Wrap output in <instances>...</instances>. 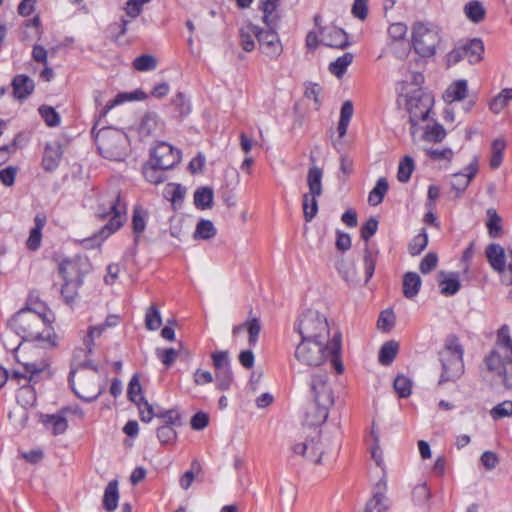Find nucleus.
Listing matches in <instances>:
<instances>
[{
    "label": "nucleus",
    "mask_w": 512,
    "mask_h": 512,
    "mask_svg": "<svg viewBox=\"0 0 512 512\" xmlns=\"http://www.w3.org/2000/svg\"><path fill=\"white\" fill-rule=\"evenodd\" d=\"M342 334L335 331L328 342L301 339L295 350L297 360L308 366H319L329 361L336 374L344 372L341 360Z\"/></svg>",
    "instance_id": "1"
},
{
    "label": "nucleus",
    "mask_w": 512,
    "mask_h": 512,
    "mask_svg": "<svg viewBox=\"0 0 512 512\" xmlns=\"http://www.w3.org/2000/svg\"><path fill=\"white\" fill-rule=\"evenodd\" d=\"M47 312L42 304L37 309L27 306L12 316L8 326L22 340H44L52 329Z\"/></svg>",
    "instance_id": "2"
},
{
    "label": "nucleus",
    "mask_w": 512,
    "mask_h": 512,
    "mask_svg": "<svg viewBox=\"0 0 512 512\" xmlns=\"http://www.w3.org/2000/svg\"><path fill=\"white\" fill-rule=\"evenodd\" d=\"M334 401L335 394L332 386H311L309 400L302 416L303 434L307 431L320 432V427L327 420L329 409Z\"/></svg>",
    "instance_id": "3"
},
{
    "label": "nucleus",
    "mask_w": 512,
    "mask_h": 512,
    "mask_svg": "<svg viewBox=\"0 0 512 512\" xmlns=\"http://www.w3.org/2000/svg\"><path fill=\"white\" fill-rule=\"evenodd\" d=\"M127 206L122 201L119 191L113 190L102 194L98 198L95 215L99 219L109 218V221L100 229L96 239L104 241L118 231L126 221Z\"/></svg>",
    "instance_id": "4"
},
{
    "label": "nucleus",
    "mask_w": 512,
    "mask_h": 512,
    "mask_svg": "<svg viewBox=\"0 0 512 512\" xmlns=\"http://www.w3.org/2000/svg\"><path fill=\"white\" fill-rule=\"evenodd\" d=\"M508 355H512L510 329L508 325H502L497 332L496 348L485 357V364L504 384H512V360L504 359Z\"/></svg>",
    "instance_id": "5"
},
{
    "label": "nucleus",
    "mask_w": 512,
    "mask_h": 512,
    "mask_svg": "<svg viewBox=\"0 0 512 512\" xmlns=\"http://www.w3.org/2000/svg\"><path fill=\"white\" fill-rule=\"evenodd\" d=\"M464 350L455 335H449L444 341L443 348L438 352L442 364L439 384L456 382L464 373Z\"/></svg>",
    "instance_id": "6"
},
{
    "label": "nucleus",
    "mask_w": 512,
    "mask_h": 512,
    "mask_svg": "<svg viewBox=\"0 0 512 512\" xmlns=\"http://www.w3.org/2000/svg\"><path fill=\"white\" fill-rule=\"evenodd\" d=\"M411 41L414 51L421 57H432L442 41L441 28L428 21L413 23Z\"/></svg>",
    "instance_id": "7"
},
{
    "label": "nucleus",
    "mask_w": 512,
    "mask_h": 512,
    "mask_svg": "<svg viewBox=\"0 0 512 512\" xmlns=\"http://www.w3.org/2000/svg\"><path fill=\"white\" fill-rule=\"evenodd\" d=\"M295 330L301 339L328 342L332 336L326 316L317 310L308 309L295 323Z\"/></svg>",
    "instance_id": "8"
},
{
    "label": "nucleus",
    "mask_w": 512,
    "mask_h": 512,
    "mask_svg": "<svg viewBox=\"0 0 512 512\" xmlns=\"http://www.w3.org/2000/svg\"><path fill=\"white\" fill-rule=\"evenodd\" d=\"M91 134L95 138L99 153L109 160L119 161L125 156V135L112 127H103L96 132V125Z\"/></svg>",
    "instance_id": "9"
},
{
    "label": "nucleus",
    "mask_w": 512,
    "mask_h": 512,
    "mask_svg": "<svg viewBox=\"0 0 512 512\" xmlns=\"http://www.w3.org/2000/svg\"><path fill=\"white\" fill-rule=\"evenodd\" d=\"M147 386H129V399L137 405L143 422H149L154 416L161 418L164 425H180V415L177 410L169 409L163 412H154L153 405L148 402L145 397Z\"/></svg>",
    "instance_id": "10"
},
{
    "label": "nucleus",
    "mask_w": 512,
    "mask_h": 512,
    "mask_svg": "<svg viewBox=\"0 0 512 512\" xmlns=\"http://www.w3.org/2000/svg\"><path fill=\"white\" fill-rule=\"evenodd\" d=\"M23 368V372L16 370L9 373L3 366H0V384H6L8 380L17 382L26 380L34 384L51 380L52 372L45 361L25 363Z\"/></svg>",
    "instance_id": "11"
},
{
    "label": "nucleus",
    "mask_w": 512,
    "mask_h": 512,
    "mask_svg": "<svg viewBox=\"0 0 512 512\" xmlns=\"http://www.w3.org/2000/svg\"><path fill=\"white\" fill-rule=\"evenodd\" d=\"M84 347L76 348L71 359V369L68 376L69 384L76 380L85 381L89 376L97 373V367L92 364L89 357L93 353L94 346L83 342Z\"/></svg>",
    "instance_id": "12"
},
{
    "label": "nucleus",
    "mask_w": 512,
    "mask_h": 512,
    "mask_svg": "<svg viewBox=\"0 0 512 512\" xmlns=\"http://www.w3.org/2000/svg\"><path fill=\"white\" fill-rule=\"evenodd\" d=\"M483 53L484 44L482 40L474 38L452 49L446 55V63L448 66H453L466 59L469 63L474 64L482 59Z\"/></svg>",
    "instance_id": "13"
},
{
    "label": "nucleus",
    "mask_w": 512,
    "mask_h": 512,
    "mask_svg": "<svg viewBox=\"0 0 512 512\" xmlns=\"http://www.w3.org/2000/svg\"><path fill=\"white\" fill-rule=\"evenodd\" d=\"M409 121L412 126L427 119L432 107V98L421 89L414 90L406 100Z\"/></svg>",
    "instance_id": "14"
},
{
    "label": "nucleus",
    "mask_w": 512,
    "mask_h": 512,
    "mask_svg": "<svg viewBox=\"0 0 512 512\" xmlns=\"http://www.w3.org/2000/svg\"><path fill=\"white\" fill-rule=\"evenodd\" d=\"M294 454L318 464L321 461L323 450L320 444V432H310L292 446Z\"/></svg>",
    "instance_id": "15"
},
{
    "label": "nucleus",
    "mask_w": 512,
    "mask_h": 512,
    "mask_svg": "<svg viewBox=\"0 0 512 512\" xmlns=\"http://www.w3.org/2000/svg\"><path fill=\"white\" fill-rule=\"evenodd\" d=\"M91 269L90 262L87 257L76 255L72 258L64 259L59 264V273L64 280L76 281L78 284L83 283L84 276Z\"/></svg>",
    "instance_id": "16"
},
{
    "label": "nucleus",
    "mask_w": 512,
    "mask_h": 512,
    "mask_svg": "<svg viewBox=\"0 0 512 512\" xmlns=\"http://www.w3.org/2000/svg\"><path fill=\"white\" fill-rule=\"evenodd\" d=\"M150 160L160 169L174 168L181 160V151L167 142H159L151 151Z\"/></svg>",
    "instance_id": "17"
},
{
    "label": "nucleus",
    "mask_w": 512,
    "mask_h": 512,
    "mask_svg": "<svg viewBox=\"0 0 512 512\" xmlns=\"http://www.w3.org/2000/svg\"><path fill=\"white\" fill-rule=\"evenodd\" d=\"M268 29L258 30V43L261 51L270 58H277L282 53V45L278 34L277 27H267Z\"/></svg>",
    "instance_id": "18"
},
{
    "label": "nucleus",
    "mask_w": 512,
    "mask_h": 512,
    "mask_svg": "<svg viewBox=\"0 0 512 512\" xmlns=\"http://www.w3.org/2000/svg\"><path fill=\"white\" fill-rule=\"evenodd\" d=\"M68 413L78 414L79 417L83 413L78 408L64 407L57 414H48L43 417L44 425L51 430L52 434L57 436L63 434L68 427L66 415Z\"/></svg>",
    "instance_id": "19"
},
{
    "label": "nucleus",
    "mask_w": 512,
    "mask_h": 512,
    "mask_svg": "<svg viewBox=\"0 0 512 512\" xmlns=\"http://www.w3.org/2000/svg\"><path fill=\"white\" fill-rule=\"evenodd\" d=\"M211 359L216 379L220 384H229L232 382L233 374L230 368L229 352L227 350L215 351L211 354Z\"/></svg>",
    "instance_id": "20"
},
{
    "label": "nucleus",
    "mask_w": 512,
    "mask_h": 512,
    "mask_svg": "<svg viewBox=\"0 0 512 512\" xmlns=\"http://www.w3.org/2000/svg\"><path fill=\"white\" fill-rule=\"evenodd\" d=\"M477 172L478 157L475 156L473 160L464 168L463 172H457L451 176V187L456 191L458 196L468 188L470 182L476 176Z\"/></svg>",
    "instance_id": "21"
},
{
    "label": "nucleus",
    "mask_w": 512,
    "mask_h": 512,
    "mask_svg": "<svg viewBox=\"0 0 512 512\" xmlns=\"http://www.w3.org/2000/svg\"><path fill=\"white\" fill-rule=\"evenodd\" d=\"M485 254L491 267L495 271L503 274V278L506 283L509 282V276L506 275L508 267H505L504 248L499 244L491 243L487 246Z\"/></svg>",
    "instance_id": "22"
},
{
    "label": "nucleus",
    "mask_w": 512,
    "mask_h": 512,
    "mask_svg": "<svg viewBox=\"0 0 512 512\" xmlns=\"http://www.w3.org/2000/svg\"><path fill=\"white\" fill-rule=\"evenodd\" d=\"M163 122L155 112H146L141 118L137 131L139 136L144 139L157 135L163 129Z\"/></svg>",
    "instance_id": "23"
},
{
    "label": "nucleus",
    "mask_w": 512,
    "mask_h": 512,
    "mask_svg": "<svg viewBox=\"0 0 512 512\" xmlns=\"http://www.w3.org/2000/svg\"><path fill=\"white\" fill-rule=\"evenodd\" d=\"M322 42L332 48L345 49L350 43L347 33L338 27L327 28L322 32Z\"/></svg>",
    "instance_id": "24"
},
{
    "label": "nucleus",
    "mask_w": 512,
    "mask_h": 512,
    "mask_svg": "<svg viewBox=\"0 0 512 512\" xmlns=\"http://www.w3.org/2000/svg\"><path fill=\"white\" fill-rule=\"evenodd\" d=\"M62 147L58 142L47 143L44 148L42 167L45 171H54L61 161Z\"/></svg>",
    "instance_id": "25"
},
{
    "label": "nucleus",
    "mask_w": 512,
    "mask_h": 512,
    "mask_svg": "<svg viewBox=\"0 0 512 512\" xmlns=\"http://www.w3.org/2000/svg\"><path fill=\"white\" fill-rule=\"evenodd\" d=\"M13 95L18 100L27 99L34 91V81L27 75L18 74L12 80Z\"/></svg>",
    "instance_id": "26"
},
{
    "label": "nucleus",
    "mask_w": 512,
    "mask_h": 512,
    "mask_svg": "<svg viewBox=\"0 0 512 512\" xmlns=\"http://www.w3.org/2000/svg\"><path fill=\"white\" fill-rule=\"evenodd\" d=\"M439 286L440 292L444 296H452L455 295L461 287L458 274L456 273H445L441 271L439 273Z\"/></svg>",
    "instance_id": "27"
},
{
    "label": "nucleus",
    "mask_w": 512,
    "mask_h": 512,
    "mask_svg": "<svg viewBox=\"0 0 512 512\" xmlns=\"http://www.w3.org/2000/svg\"><path fill=\"white\" fill-rule=\"evenodd\" d=\"M46 224V216L44 214H37L34 218V227L30 230L27 240V248L35 251L40 247L42 239V229Z\"/></svg>",
    "instance_id": "28"
},
{
    "label": "nucleus",
    "mask_w": 512,
    "mask_h": 512,
    "mask_svg": "<svg viewBox=\"0 0 512 512\" xmlns=\"http://www.w3.org/2000/svg\"><path fill=\"white\" fill-rule=\"evenodd\" d=\"M147 97L146 93L142 90H136L131 93H119L116 95V97L109 101L100 111V117H105L108 112L113 109L115 106L122 104L126 101H133V100H145Z\"/></svg>",
    "instance_id": "29"
},
{
    "label": "nucleus",
    "mask_w": 512,
    "mask_h": 512,
    "mask_svg": "<svg viewBox=\"0 0 512 512\" xmlns=\"http://www.w3.org/2000/svg\"><path fill=\"white\" fill-rule=\"evenodd\" d=\"M468 94V83L464 79H459L452 82L444 93V99L446 102L461 101L466 98Z\"/></svg>",
    "instance_id": "30"
},
{
    "label": "nucleus",
    "mask_w": 512,
    "mask_h": 512,
    "mask_svg": "<svg viewBox=\"0 0 512 512\" xmlns=\"http://www.w3.org/2000/svg\"><path fill=\"white\" fill-rule=\"evenodd\" d=\"M421 284H422L421 278L417 273H415V272L405 273L403 276V283H402L403 295L407 299H414L420 291Z\"/></svg>",
    "instance_id": "31"
},
{
    "label": "nucleus",
    "mask_w": 512,
    "mask_h": 512,
    "mask_svg": "<svg viewBox=\"0 0 512 512\" xmlns=\"http://www.w3.org/2000/svg\"><path fill=\"white\" fill-rule=\"evenodd\" d=\"M258 30L259 27L250 22L241 27L239 31L240 44L246 52H251L255 48L254 37L258 39Z\"/></svg>",
    "instance_id": "32"
},
{
    "label": "nucleus",
    "mask_w": 512,
    "mask_h": 512,
    "mask_svg": "<svg viewBox=\"0 0 512 512\" xmlns=\"http://www.w3.org/2000/svg\"><path fill=\"white\" fill-rule=\"evenodd\" d=\"M280 0H261L260 9L263 11L262 20L267 27H277L278 15L276 13Z\"/></svg>",
    "instance_id": "33"
},
{
    "label": "nucleus",
    "mask_w": 512,
    "mask_h": 512,
    "mask_svg": "<svg viewBox=\"0 0 512 512\" xmlns=\"http://www.w3.org/2000/svg\"><path fill=\"white\" fill-rule=\"evenodd\" d=\"M322 177L323 171L321 168L317 166H311L307 173V185L309 188V193L312 195H322Z\"/></svg>",
    "instance_id": "34"
},
{
    "label": "nucleus",
    "mask_w": 512,
    "mask_h": 512,
    "mask_svg": "<svg viewBox=\"0 0 512 512\" xmlns=\"http://www.w3.org/2000/svg\"><path fill=\"white\" fill-rule=\"evenodd\" d=\"M214 192L210 187H200L194 192V205L201 210L213 206Z\"/></svg>",
    "instance_id": "35"
},
{
    "label": "nucleus",
    "mask_w": 512,
    "mask_h": 512,
    "mask_svg": "<svg viewBox=\"0 0 512 512\" xmlns=\"http://www.w3.org/2000/svg\"><path fill=\"white\" fill-rule=\"evenodd\" d=\"M118 482L117 480L110 481L104 491L103 496V506L104 508L111 512L117 508L118 505Z\"/></svg>",
    "instance_id": "36"
},
{
    "label": "nucleus",
    "mask_w": 512,
    "mask_h": 512,
    "mask_svg": "<svg viewBox=\"0 0 512 512\" xmlns=\"http://www.w3.org/2000/svg\"><path fill=\"white\" fill-rule=\"evenodd\" d=\"M378 488L379 491L375 492L373 497L367 502L365 512H386L388 510V499L384 492L380 490V484H378Z\"/></svg>",
    "instance_id": "37"
},
{
    "label": "nucleus",
    "mask_w": 512,
    "mask_h": 512,
    "mask_svg": "<svg viewBox=\"0 0 512 512\" xmlns=\"http://www.w3.org/2000/svg\"><path fill=\"white\" fill-rule=\"evenodd\" d=\"M398 349H399L398 342L393 341V340L385 342L379 350V354H378L379 363L384 366L390 365L394 361V359L398 353Z\"/></svg>",
    "instance_id": "38"
},
{
    "label": "nucleus",
    "mask_w": 512,
    "mask_h": 512,
    "mask_svg": "<svg viewBox=\"0 0 512 512\" xmlns=\"http://www.w3.org/2000/svg\"><path fill=\"white\" fill-rule=\"evenodd\" d=\"M377 258L378 251H374L370 248L369 244L366 243L363 256L365 283H367L374 275Z\"/></svg>",
    "instance_id": "39"
},
{
    "label": "nucleus",
    "mask_w": 512,
    "mask_h": 512,
    "mask_svg": "<svg viewBox=\"0 0 512 512\" xmlns=\"http://www.w3.org/2000/svg\"><path fill=\"white\" fill-rule=\"evenodd\" d=\"M353 59L354 55L352 53H344L329 64V72L337 78H341L346 73L348 66L353 62Z\"/></svg>",
    "instance_id": "40"
},
{
    "label": "nucleus",
    "mask_w": 512,
    "mask_h": 512,
    "mask_svg": "<svg viewBox=\"0 0 512 512\" xmlns=\"http://www.w3.org/2000/svg\"><path fill=\"white\" fill-rule=\"evenodd\" d=\"M464 13L466 17L473 23H480L485 18L486 10L482 2L473 0L464 6Z\"/></svg>",
    "instance_id": "41"
},
{
    "label": "nucleus",
    "mask_w": 512,
    "mask_h": 512,
    "mask_svg": "<svg viewBox=\"0 0 512 512\" xmlns=\"http://www.w3.org/2000/svg\"><path fill=\"white\" fill-rule=\"evenodd\" d=\"M389 189L386 178L381 177L377 180L375 187L369 192L368 202L372 206H377L382 203L385 195Z\"/></svg>",
    "instance_id": "42"
},
{
    "label": "nucleus",
    "mask_w": 512,
    "mask_h": 512,
    "mask_svg": "<svg viewBox=\"0 0 512 512\" xmlns=\"http://www.w3.org/2000/svg\"><path fill=\"white\" fill-rule=\"evenodd\" d=\"M353 104L351 101L347 100L342 104L341 110H340V119L337 127V131L339 134V137L342 138L347 133V128L350 123V120L353 116Z\"/></svg>",
    "instance_id": "43"
},
{
    "label": "nucleus",
    "mask_w": 512,
    "mask_h": 512,
    "mask_svg": "<svg viewBox=\"0 0 512 512\" xmlns=\"http://www.w3.org/2000/svg\"><path fill=\"white\" fill-rule=\"evenodd\" d=\"M506 148V141L503 138L495 139L491 144V158L489 165L492 169H497L503 161V152Z\"/></svg>",
    "instance_id": "44"
},
{
    "label": "nucleus",
    "mask_w": 512,
    "mask_h": 512,
    "mask_svg": "<svg viewBox=\"0 0 512 512\" xmlns=\"http://www.w3.org/2000/svg\"><path fill=\"white\" fill-rule=\"evenodd\" d=\"M165 169H160V167L156 166L155 163H152L151 160L143 166V176L144 178L152 184H160L164 182L165 175H164Z\"/></svg>",
    "instance_id": "45"
},
{
    "label": "nucleus",
    "mask_w": 512,
    "mask_h": 512,
    "mask_svg": "<svg viewBox=\"0 0 512 512\" xmlns=\"http://www.w3.org/2000/svg\"><path fill=\"white\" fill-rule=\"evenodd\" d=\"M216 235V228L210 220L201 219L194 231L193 237L196 240H208Z\"/></svg>",
    "instance_id": "46"
},
{
    "label": "nucleus",
    "mask_w": 512,
    "mask_h": 512,
    "mask_svg": "<svg viewBox=\"0 0 512 512\" xmlns=\"http://www.w3.org/2000/svg\"><path fill=\"white\" fill-rule=\"evenodd\" d=\"M415 169V163L411 156L405 155L398 165L397 179L401 183H406L411 178Z\"/></svg>",
    "instance_id": "47"
},
{
    "label": "nucleus",
    "mask_w": 512,
    "mask_h": 512,
    "mask_svg": "<svg viewBox=\"0 0 512 512\" xmlns=\"http://www.w3.org/2000/svg\"><path fill=\"white\" fill-rule=\"evenodd\" d=\"M74 394L83 401L95 400L101 393V386H71Z\"/></svg>",
    "instance_id": "48"
},
{
    "label": "nucleus",
    "mask_w": 512,
    "mask_h": 512,
    "mask_svg": "<svg viewBox=\"0 0 512 512\" xmlns=\"http://www.w3.org/2000/svg\"><path fill=\"white\" fill-rule=\"evenodd\" d=\"M317 197L319 195L304 194L303 195V214L306 222H311L318 212Z\"/></svg>",
    "instance_id": "49"
},
{
    "label": "nucleus",
    "mask_w": 512,
    "mask_h": 512,
    "mask_svg": "<svg viewBox=\"0 0 512 512\" xmlns=\"http://www.w3.org/2000/svg\"><path fill=\"white\" fill-rule=\"evenodd\" d=\"M510 100H512V88H505L491 100L489 108L493 113L498 114L507 106Z\"/></svg>",
    "instance_id": "50"
},
{
    "label": "nucleus",
    "mask_w": 512,
    "mask_h": 512,
    "mask_svg": "<svg viewBox=\"0 0 512 512\" xmlns=\"http://www.w3.org/2000/svg\"><path fill=\"white\" fill-rule=\"evenodd\" d=\"M16 399L22 407L33 406L36 402L34 386H20L16 392Z\"/></svg>",
    "instance_id": "51"
},
{
    "label": "nucleus",
    "mask_w": 512,
    "mask_h": 512,
    "mask_svg": "<svg viewBox=\"0 0 512 512\" xmlns=\"http://www.w3.org/2000/svg\"><path fill=\"white\" fill-rule=\"evenodd\" d=\"M246 330L248 332V343L250 346H256L261 331V323L257 317H249L245 321Z\"/></svg>",
    "instance_id": "52"
},
{
    "label": "nucleus",
    "mask_w": 512,
    "mask_h": 512,
    "mask_svg": "<svg viewBox=\"0 0 512 512\" xmlns=\"http://www.w3.org/2000/svg\"><path fill=\"white\" fill-rule=\"evenodd\" d=\"M428 245V235L425 229L414 236L408 245V251L412 256L419 255Z\"/></svg>",
    "instance_id": "53"
},
{
    "label": "nucleus",
    "mask_w": 512,
    "mask_h": 512,
    "mask_svg": "<svg viewBox=\"0 0 512 512\" xmlns=\"http://www.w3.org/2000/svg\"><path fill=\"white\" fill-rule=\"evenodd\" d=\"M162 318L159 309L155 305H151L145 313V326L148 330L154 331L160 328Z\"/></svg>",
    "instance_id": "54"
},
{
    "label": "nucleus",
    "mask_w": 512,
    "mask_h": 512,
    "mask_svg": "<svg viewBox=\"0 0 512 512\" xmlns=\"http://www.w3.org/2000/svg\"><path fill=\"white\" fill-rule=\"evenodd\" d=\"M38 112L48 127H56L60 124V115L53 107L41 105Z\"/></svg>",
    "instance_id": "55"
},
{
    "label": "nucleus",
    "mask_w": 512,
    "mask_h": 512,
    "mask_svg": "<svg viewBox=\"0 0 512 512\" xmlns=\"http://www.w3.org/2000/svg\"><path fill=\"white\" fill-rule=\"evenodd\" d=\"M81 285L82 284H78V282L76 281L64 280V285L62 286L61 289V295L66 304L71 305L72 303H74L75 299L78 296V288Z\"/></svg>",
    "instance_id": "56"
},
{
    "label": "nucleus",
    "mask_w": 512,
    "mask_h": 512,
    "mask_svg": "<svg viewBox=\"0 0 512 512\" xmlns=\"http://www.w3.org/2000/svg\"><path fill=\"white\" fill-rule=\"evenodd\" d=\"M146 227L144 211L141 208H134L132 216V228L135 234V242L138 241L140 235L144 232Z\"/></svg>",
    "instance_id": "57"
},
{
    "label": "nucleus",
    "mask_w": 512,
    "mask_h": 512,
    "mask_svg": "<svg viewBox=\"0 0 512 512\" xmlns=\"http://www.w3.org/2000/svg\"><path fill=\"white\" fill-rule=\"evenodd\" d=\"M156 66V59L149 54H142L133 61V68L137 71H152Z\"/></svg>",
    "instance_id": "58"
},
{
    "label": "nucleus",
    "mask_w": 512,
    "mask_h": 512,
    "mask_svg": "<svg viewBox=\"0 0 512 512\" xmlns=\"http://www.w3.org/2000/svg\"><path fill=\"white\" fill-rule=\"evenodd\" d=\"M487 214L489 219L487 221L488 233L491 237L495 238L500 235L501 232V217L497 214L496 210L488 209Z\"/></svg>",
    "instance_id": "59"
},
{
    "label": "nucleus",
    "mask_w": 512,
    "mask_h": 512,
    "mask_svg": "<svg viewBox=\"0 0 512 512\" xmlns=\"http://www.w3.org/2000/svg\"><path fill=\"white\" fill-rule=\"evenodd\" d=\"M172 105L175 108V111L178 113L180 117L187 116L190 111V103L186 99L185 95L181 92H178L174 98L172 99Z\"/></svg>",
    "instance_id": "60"
},
{
    "label": "nucleus",
    "mask_w": 512,
    "mask_h": 512,
    "mask_svg": "<svg viewBox=\"0 0 512 512\" xmlns=\"http://www.w3.org/2000/svg\"><path fill=\"white\" fill-rule=\"evenodd\" d=\"M446 136V131L441 124L427 127L424 132V139L430 142H441Z\"/></svg>",
    "instance_id": "61"
},
{
    "label": "nucleus",
    "mask_w": 512,
    "mask_h": 512,
    "mask_svg": "<svg viewBox=\"0 0 512 512\" xmlns=\"http://www.w3.org/2000/svg\"><path fill=\"white\" fill-rule=\"evenodd\" d=\"M395 323V315L392 310H384L380 313L377 320V327L381 331H390Z\"/></svg>",
    "instance_id": "62"
},
{
    "label": "nucleus",
    "mask_w": 512,
    "mask_h": 512,
    "mask_svg": "<svg viewBox=\"0 0 512 512\" xmlns=\"http://www.w3.org/2000/svg\"><path fill=\"white\" fill-rule=\"evenodd\" d=\"M407 25L402 22L393 23L388 27V36L392 41H403L407 34Z\"/></svg>",
    "instance_id": "63"
},
{
    "label": "nucleus",
    "mask_w": 512,
    "mask_h": 512,
    "mask_svg": "<svg viewBox=\"0 0 512 512\" xmlns=\"http://www.w3.org/2000/svg\"><path fill=\"white\" fill-rule=\"evenodd\" d=\"M490 415L493 419H501L512 415V401H503L496 405L491 411Z\"/></svg>",
    "instance_id": "64"
}]
</instances>
